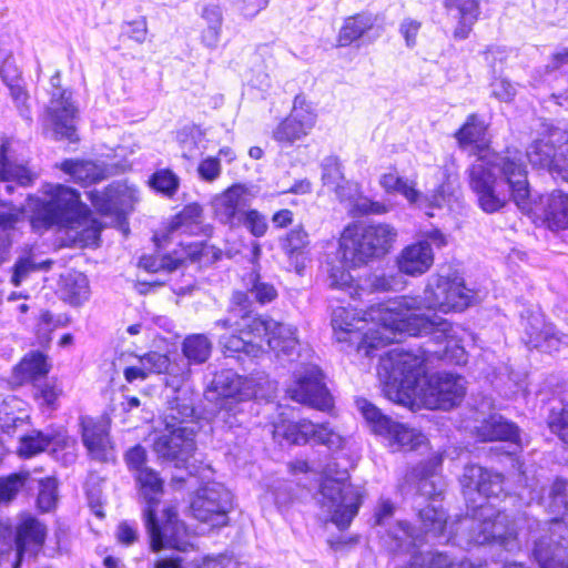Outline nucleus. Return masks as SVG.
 I'll list each match as a JSON object with an SVG mask.
<instances>
[{
	"mask_svg": "<svg viewBox=\"0 0 568 568\" xmlns=\"http://www.w3.org/2000/svg\"><path fill=\"white\" fill-rule=\"evenodd\" d=\"M366 286L371 292H392L404 288L405 281L402 273H375L366 278Z\"/></svg>",
	"mask_w": 568,
	"mask_h": 568,
	"instance_id": "49530a36",
	"label": "nucleus"
},
{
	"mask_svg": "<svg viewBox=\"0 0 568 568\" xmlns=\"http://www.w3.org/2000/svg\"><path fill=\"white\" fill-rule=\"evenodd\" d=\"M51 264L50 261L37 263L31 256L19 258L14 264V271L12 275V283L19 286L21 282L33 271L39 268H47Z\"/></svg>",
	"mask_w": 568,
	"mask_h": 568,
	"instance_id": "e2e57ef3",
	"label": "nucleus"
},
{
	"mask_svg": "<svg viewBox=\"0 0 568 568\" xmlns=\"http://www.w3.org/2000/svg\"><path fill=\"white\" fill-rule=\"evenodd\" d=\"M397 235V230L387 223L346 226L336 252L339 265L332 261L325 263L329 287L344 291L352 298H359L365 288L354 282L346 267H359L385 256L392 250Z\"/></svg>",
	"mask_w": 568,
	"mask_h": 568,
	"instance_id": "39448f33",
	"label": "nucleus"
},
{
	"mask_svg": "<svg viewBox=\"0 0 568 568\" xmlns=\"http://www.w3.org/2000/svg\"><path fill=\"white\" fill-rule=\"evenodd\" d=\"M356 405L371 429L385 437L393 449L413 450L426 442V437L419 430L394 422L368 400L357 399Z\"/></svg>",
	"mask_w": 568,
	"mask_h": 568,
	"instance_id": "f8f14e48",
	"label": "nucleus"
},
{
	"mask_svg": "<svg viewBox=\"0 0 568 568\" xmlns=\"http://www.w3.org/2000/svg\"><path fill=\"white\" fill-rule=\"evenodd\" d=\"M33 480L28 471L0 478V501H10L16 497L21 487L29 485Z\"/></svg>",
	"mask_w": 568,
	"mask_h": 568,
	"instance_id": "09e8293b",
	"label": "nucleus"
},
{
	"mask_svg": "<svg viewBox=\"0 0 568 568\" xmlns=\"http://www.w3.org/2000/svg\"><path fill=\"white\" fill-rule=\"evenodd\" d=\"M417 301L413 298H395L385 304L371 306L359 316V313L345 306H337L332 313V327L337 343L345 344V351L371 356L373 351L393 343L397 333H418L429 323L419 317H403V312L414 307Z\"/></svg>",
	"mask_w": 568,
	"mask_h": 568,
	"instance_id": "7ed1b4c3",
	"label": "nucleus"
},
{
	"mask_svg": "<svg viewBox=\"0 0 568 568\" xmlns=\"http://www.w3.org/2000/svg\"><path fill=\"white\" fill-rule=\"evenodd\" d=\"M410 478H418L417 493L422 496L433 498L439 496L443 491L442 478L435 474H420L414 470Z\"/></svg>",
	"mask_w": 568,
	"mask_h": 568,
	"instance_id": "3c124183",
	"label": "nucleus"
},
{
	"mask_svg": "<svg viewBox=\"0 0 568 568\" xmlns=\"http://www.w3.org/2000/svg\"><path fill=\"white\" fill-rule=\"evenodd\" d=\"M6 148H0V176H16L21 184H30L33 181V174L24 166L12 165L6 158Z\"/></svg>",
	"mask_w": 568,
	"mask_h": 568,
	"instance_id": "6e6d98bb",
	"label": "nucleus"
},
{
	"mask_svg": "<svg viewBox=\"0 0 568 568\" xmlns=\"http://www.w3.org/2000/svg\"><path fill=\"white\" fill-rule=\"evenodd\" d=\"M317 121L316 110L303 94L294 98L290 114L273 130V139L283 145H293L307 136Z\"/></svg>",
	"mask_w": 568,
	"mask_h": 568,
	"instance_id": "f3484780",
	"label": "nucleus"
},
{
	"mask_svg": "<svg viewBox=\"0 0 568 568\" xmlns=\"http://www.w3.org/2000/svg\"><path fill=\"white\" fill-rule=\"evenodd\" d=\"M548 426L564 443L568 444V407H554L548 416Z\"/></svg>",
	"mask_w": 568,
	"mask_h": 568,
	"instance_id": "864d4df0",
	"label": "nucleus"
},
{
	"mask_svg": "<svg viewBox=\"0 0 568 568\" xmlns=\"http://www.w3.org/2000/svg\"><path fill=\"white\" fill-rule=\"evenodd\" d=\"M375 18L372 14H357L349 17L345 20L339 34L338 44L341 47L349 45L355 40L359 39L366 31L371 30L375 23Z\"/></svg>",
	"mask_w": 568,
	"mask_h": 568,
	"instance_id": "ea45409f",
	"label": "nucleus"
},
{
	"mask_svg": "<svg viewBox=\"0 0 568 568\" xmlns=\"http://www.w3.org/2000/svg\"><path fill=\"white\" fill-rule=\"evenodd\" d=\"M379 184L386 193H398L409 203L417 204L422 199V193L416 189V182L407 178L399 176L396 172L382 174Z\"/></svg>",
	"mask_w": 568,
	"mask_h": 568,
	"instance_id": "c9c22d12",
	"label": "nucleus"
},
{
	"mask_svg": "<svg viewBox=\"0 0 568 568\" xmlns=\"http://www.w3.org/2000/svg\"><path fill=\"white\" fill-rule=\"evenodd\" d=\"M290 397L320 410L332 406V397L324 383V376L317 365L307 364L295 373V381L288 386Z\"/></svg>",
	"mask_w": 568,
	"mask_h": 568,
	"instance_id": "dca6fc26",
	"label": "nucleus"
},
{
	"mask_svg": "<svg viewBox=\"0 0 568 568\" xmlns=\"http://www.w3.org/2000/svg\"><path fill=\"white\" fill-rule=\"evenodd\" d=\"M145 527L153 551L163 548L187 551L192 547L187 528L178 519L176 511L171 507L163 509L161 519L158 518V515L149 517L145 520Z\"/></svg>",
	"mask_w": 568,
	"mask_h": 568,
	"instance_id": "2eb2a0df",
	"label": "nucleus"
},
{
	"mask_svg": "<svg viewBox=\"0 0 568 568\" xmlns=\"http://www.w3.org/2000/svg\"><path fill=\"white\" fill-rule=\"evenodd\" d=\"M560 133L558 131H551L547 135H544L535 140L527 149L526 156L531 165L547 169L554 163V159L557 155V146L555 139Z\"/></svg>",
	"mask_w": 568,
	"mask_h": 568,
	"instance_id": "473e14b6",
	"label": "nucleus"
},
{
	"mask_svg": "<svg viewBox=\"0 0 568 568\" xmlns=\"http://www.w3.org/2000/svg\"><path fill=\"white\" fill-rule=\"evenodd\" d=\"M203 209L197 203L186 205L171 222L169 232L196 234L201 230Z\"/></svg>",
	"mask_w": 568,
	"mask_h": 568,
	"instance_id": "4c0bfd02",
	"label": "nucleus"
},
{
	"mask_svg": "<svg viewBox=\"0 0 568 568\" xmlns=\"http://www.w3.org/2000/svg\"><path fill=\"white\" fill-rule=\"evenodd\" d=\"M230 329H233L234 332H239L241 335L231 334V335H224L220 338V344L223 346L224 349L239 353L244 352L247 355L251 356H257L258 353L262 351V345L256 343L255 339L260 338L265 339L267 342V336L265 334H245L235 327H231Z\"/></svg>",
	"mask_w": 568,
	"mask_h": 568,
	"instance_id": "e433bc0d",
	"label": "nucleus"
},
{
	"mask_svg": "<svg viewBox=\"0 0 568 568\" xmlns=\"http://www.w3.org/2000/svg\"><path fill=\"white\" fill-rule=\"evenodd\" d=\"M477 436L483 442L505 440L518 443L519 429L501 416H490L477 428Z\"/></svg>",
	"mask_w": 568,
	"mask_h": 568,
	"instance_id": "c756f323",
	"label": "nucleus"
},
{
	"mask_svg": "<svg viewBox=\"0 0 568 568\" xmlns=\"http://www.w3.org/2000/svg\"><path fill=\"white\" fill-rule=\"evenodd\" d=\"M212 344L204 334H193L183 342V354L196 364L204 363L211 354Z\"/></svg>",
	"mask_w": 568,
	"mask_h": 568,
	"instance_id": "37998d69",
	"label": "nucleus"
},
{
	"mask_svg": "<svg viewBox=\"0 0 568 568\" xmlns=\"http://www.w3.org/2000/svg\"><path fill=\"white\" fill-rule=\"evenodd\" d=\"M525 329V343L544 352L557 351L559 345L568 344V336L556 332L555 327L546 323L544 316L539 313H531L523 321Z\"/></svg>",
	"mask_w": 568,
	"mask_h": 568,
	"instance_id": "5701e85b",
	"label": "nucleus"
},
{
	"mask_svg": "<svg viewBox=\"0 0 568 568\" xmlns=\"http://www.w3.org/2000/svg\"><path fill=\"white\" fill-rule=\"evenodd\" d=\"M426 351L418 354L394 348L379 361L378 378L384 395L405 407L419 409H450L459 405L466 394L463 376L438 373L427 376Z\"/></svg>",
	"mask_w": 568,
	"mask_h": 568,
	"instance_id": "f03ea898",
	"label": "nucleus"
},
{
	"mask_svg": "<svg viewBox=\"0 0 568 568\" xmlns=\"http://www.w3.org/2000/svg\"><path fill=\"white\" fill-rule=\"evenodd\" d=\"M455 179H452L450 175L446 178V181L443 182L436 190H434L430 194L425 196L422 195L420 201H425L427 206L442 209L446 205H449L452 199L455 194Z\"/></svg>",
	"mask_w": 568,
	"mask_h": 568,
	"instance_id": "de8ad7c7",
	"label": "nucleus"
},
{
	"mask_svg": "<svg viewBox=\"0 0 568 568\" xmlns=\"http://www.w3.org/2000/svg\"><path fill=\"white\" fill-rule=\"evenodd\" d=\"M139 362H142L149 375L170 372V358L166 355L158 352H149L142 356H139Z\"/></svg>",
	"mask_w": 568,
	"mask_h": 568,
	"instance_id": "680f3d73",
	"label": "nucleus"
},
{
	"mask_svg": "<svg viewBox=\"0 0 568 568\" xmlns=\"http://www.w3.org/2000/svg\"><path fill=\"white\" fill-rule=\"evenodd\" d=\"M467 172L469 187L484 212H498L510 200L521 211H530V190L520 151L508 150L504 155L485 154Z\"/></svg>",
	"mask_w": 568,
	"mask_h": 568,
	"instance_id": "20e7f679",
	"label": "nucleus"
},
{
	"mask_svg": "<svg viewBox=\"0 0 568 568\" xmlns=\"http://www.w3.org/2000/svg\"><path fill=\"white\" fill-rule=\"evenodd\" d=\"M62 394L57 382H45L36 386L34 399L41 407L55 408V403Z\"/></svg>",
	"mask_w": 568,
	"mask_h": 568,
	"instance_id": "603ef678",
	"label": "nucleus"
},
{
	"mask_svg": "<svg viewBox=\"0 0 568 568\" xmlns=\"http://www.w3.org/2000/svg\"><path fill=\"white\" fill-rule=\"evenodd\" d=\"M568 483L562 478H557L547 490V497L544 495L546 488L540 486L537 480L527 485L519 493V497L527 505L537 503L544 505L545 508L554 515H559L560 519H552V530L561 528V524L568 526V500L566 499V490Z\"/></svg>",
	"mask_w": 568,
	"mask_h": 568,
	"instance_id": "6ab92c4d",
	"label": "nucleus"
},
{
	"mask_svg": "<svg viewBox=\"0 0 568 568\" xmlns=\"http://www.w3.org/2000/svg\"><path fill=\"white\" fill-rule=\"evenodd\" d=\"M69 301L73 305H80L89 300L90 287L88 278L79 274L68 284Z\"/></svg>",
	"mask_w": 568,
	"mask_h": 568,
	"instance_id": "0e129e2a",
	"label": "nucleus"
},
{
	"mask_svg": "<svg viewBox=\"0 0 568 568\" xmlns=\"http://www.w3.org/2000/svg\"><path fill=\"white\" fill-rule=\"evenodd\" d=\"M49 369L47 357L40 352H31L22 358L14 373L19 382L23 383L48 374Z\"/></svg>",
	"mask_w": 568,
	"mask_h": 568,
	"instance_id": "a19ab883",
	"label": "nucleus"
},
{
	"mask_svg": "<svg viewBox=\"0 0 568 568\" xmlns=\"http://www.w3.org/2000/svg\"><path fill=\"white\" fill-rule=\"evenodd\" d=\"M59 82V74L51 78V84L54 91L52 92L44 121L45 124L52 129L55 139H67L70 142H74L77 134L73 121L77 109L70 101V94L58 87Z\"/></svg>",
	"mask_w": 568,
	"mask_h": 568,
	"instance_id": "aec40b11",
	"label": "nucleus"
},
{
	"mask_svg": "<svg viewBox=\"0 0 568 568\" xmlns=\"http://www.w3.org/2000/svg\"><path fill=\"white\" fill-rule=\"evenodd\" d=\"M341 163L335 156H327L322 162V181L324 185L334 186L343 181Z\"/></svg>",
	"mask_w": 568,
	"mask_h": 568,
	"instance_id": "69168bd1",
	"label": "nucleus"
},
{
	"mask_svg": "<svg viewBox=\"0 0 568 568\" xmlns=\"http://www.w3.org/2000/svg\"><path fill=\"white\" fill-rule=\"evenodd\" d=\"M486 125L475 113L467 116L465 124L455 133L460 145H468L484 139Z\"/></svg>",
	"mask_w": 568,
	"mask_h": 568,
	"instance_id": "a18cd8bd",
	"label": "nucleus"
},
{
	"mask_svg": "<svg viewBox=\"0 0 568 568\" xmlns=\"http://www.w3.org/2000/svg\"><path fill=\"white\" fill-rule=\"evenodd\" d=\"M4 83L9 89L10 97L13 100L19 114L28 122L32 121L31 108L29 104V93L26 90L22 79L14 72L13 77L4 74Z\"/></svg>",
	"mask_w": 568,
	"mask_h": 568,
	"instance_id": "79ce46f5",
	"label": "nucleus"
},
{
	"mask_svg": "<svg viewBox=\"0 0 568 568\" xmlns=\"http://www.w3.org/2000/svg\"><path fill=\"white\" fill-rule=\"evenodd\" d=\"M213 385L224 398L216 417L232 428L240 423L239 403L258 395L257 383L253 377H242L226 369L215 375Z\"/></svg>",
	"mask_w": 568,
	"mask_h": 568,
	"instance_id": "ddd939ff",
	"label": "nucleus"
},
{
	"mask_svg": "<svg viewBox=\"0 0 568 568\" xmlns=\"http://www.w3.org/2000/svg\"><path fill=\"white\" fill-rule=\"evenodd\" d=\"M246 79L252 87L266 90L271 87L268 65L261 55H254L252 65L246 72Z\"/></svg>",
	"mask_w": 568,
	"mask_h": 568,
	"instance_id": "8fccbe9b",
	"label": "nucleus"
},
{
	"mask_svg": "<svg viewBox=\"0 0 568 568\" xmlns=\"http://www.w3.org/2000/svg\"><path fill=\"white\" fill-rule=\"evenodd\" d=\"M193 568H241V565L231 556H205L193 560Z\"/></svg>",
	"mask_w": 568,
	"mask_h": 568,
	"instance_id": "338daca9",
	"label": "nucleus"
},
{
	"mask_svg": "<svg viewBox=\"0 0 568 568\" xmlns=\"http://www.w3.org/2000/svg\"><path fill=\"white\" fill-rule=\"evenodd\" d=\"M140 496L145 503L144 520L156 515L163 495V480L152 468L142 469L134 475Z\"/></svg>",
	"mask_w": 568,
	"mask_h": 568,
	"instance_id": "cd10ccee",
	"label": "nucleus"
},
{
	"mask_svg": "<svg viewBox=\"0 0 568 568\" xmlns=\"http://www.w3.org/2000/svg\"><path fill=\"white\" fill-rule=\"evenodd\" d=\"M45 199L30 197V223L42 232L52 226L75 227L88 220L90 210L80 200V194L65 185L47 183L42 186Z\"/></svg>",
	"mask_w": 568,
	"mask_h": 568,
	"instance_id": "1a4fd4ad",
	"label": "nucleus"
},
{
	"mask_svg": "<svg viewBox=\"0 0 568 568\" xmlns=\"http://www.w3.org/2000/svg\"><path fill=\"white\" fill-rule=\"evenodd\" d=\"M60 169L71 175L72 180L81 184H90L104 179L105 171L92 161L65 160Z\"/></svg>",
	"mask_w": 568,
	"mask_h": 568,
	"instance_id": "f704fd0d",
	"label": "nucleus"
},
{
	"mask_svg": "<svg viewBox=\"0 0 568 568\" xmlns=\"http://www.w3.org/2000/svg\"><path fill=\"white\" fill-rule=\"evenodd\" d=\"M82 442L89 454L98 460H106L112 454V445L103 424L91 418L81 419Z\"/></svg>",
	"mask_w": 568,
	"mask_h": 568,
	"instance_id": "a878e982",
	"label": "nucleus"
},
{
	"mask_svg": "<svg viewBox=\"0 0 568 568\" xmlns=\"http://www.w3.org/2000/svg\"><path fill=\"white\" fill-rule=\"evenodd\" d=\"M447 14L457 22L454 29V38L466 39L473 30L480 14L478 0H444Z\"/></svg>",
	"mask_w": 568,
	"mask_h": 568,
	"instance_id": "393cba45",
	"label": "nucleus"
},
{
	"mask_svg": "<svg viewBox=\"0 0 568 568\" xmlns=\"http://www.w3.org/2000/svg\"><path fill=\"white\" fill-rule=\"evenodd\" d=\"M61 443H65V438L60 434L52 435L33 430L31 434L20 437L18 453L20 456L28 458L43 452L50 444Z\"/></svg>",
	"mask_w": 568,
	"mask_h": 568,
	"instance_id": "58836bf2",
	"label": "nucleus"
},
{
	"mask_svg": "<svg viewBox=\"0 0 568 568\" xmlns=\"http://www.w3.org/2000/svg\"><path fill=\"white\" fill-rule=\"evenodd\" d=\"M182 257L171 256H143L141 257L139 265L149 272H159L166 270L169 272L176 270L182 263Z\"/></svg>",
	"mask_w": 568,
	"mask_h": 568,
	"instance_id": "052dcab7",
	"label": "nucleus"
},
{
	"mask_svg": "<svg viewBox=\"0 0 568 568\" xmlns=\"http://www.w3.org/2000/svg\"><path fill=\"white\" fill-rule=\"evenodd\" d=\"M149 185L163 196L173 197L180 187V178L170 169H161L150 176Z\"/></svg>",
	"mask_w": 568,
	"mask_h": 568,
	"instance_id": "c03bdc74",
	"label": "nucleus"
},
{
	"mask_svg": "<svg viewBox=\"0 0 568 568\" xmlns=\"http://www.w3.org/2000/svg\"><path fill=\"white\" fill-rule=\"evenodd\" d=\"M418 516L424 535L406 521H398L387 534L392 551H408L410 547L422 545L426 537L445 542L454 539L463 548L495 544L510 550L516 546L517 528L514 520L489 504L474 507L470 515L467 514L450 524L447 523L445 510L434 505L420 509Z\"/></svg>",
	"mask_w": 568,
	"mask_h": 568,
	"instance_id": "f257e3e1",
	"label": "nucleus"
},
{
	"mask_svg": "<svg viewBox=\"0 0 568 568\" xmlns=\"http://www.w3.org/2000/svg\"><path fill=\"white\" fill-rule=\"evenodd\" d=\"M532 556L539 568H568V549L554 539V532L535 541Z\"/></svg>",
	"mask_w": 568,
	"mask_h": 568,
	"instance_id": "bb28decb",
	"label": "nucleus"
},
{
	"mask_svg": "<svg viewBox=\"0 0 568 568\" xmlns=\"http://www.w3.org/2000/svg\"><path fill=\"white\" fill-rule=\"evenodd\" d=\"M362 499V491L349 483L347 470H337L333 465L325 467L315 500L326 521L346 529L357 515Z\"/></svg>",
	"mask_w": 568,
	"mask_h": 568,
	"instance_id": "9d476101",
	"label": "nucleus"
},
{
	"mask_svg": "<svg viewBox=\"0 0 568 568\" xmlns=\"http://www.w3.org/2000/svg\"><path fill=\"white\" fill-rule=\"evenodd\" d=\"M38 506L42 511H50L57 504V481L51 477L39 479Z\"/></svg>",
	"mask_w": 568,
	"mask_h": 568,
	"instance_id": "5fc2aeb1",
	"label": "nucleus"
},
{
	"mask_svg": "<svg viewBox=\"0 0 568 568\" xmlns=\"http://www.w3.org/2000/svg\"><path fill=\"white\" fill-rule=\"evenodd\" d=\"M448 244L447 235L432 227L422 231L416 242L406 245L395 258L399 273L417 277L427 273L435 261L434 248L440 250Z\"/></svg>",
	"mask_w": 568,
	"mask_h": 568,
	"instance_id": "9b49d317",
	"label": "nucleus"
},
{
	"mask_svg": "<svg viewBox=\"0 0 568 568\" xmlns=\"http://www.w3.org/2000/svg\"><path fill=\"white\" fill-rule=\"evenodd\" d=\"M250 292L260 304H267L277 297V291L273 284L261 280L258 274L251 275Z\"/></svg>",
	"mask_w": 568,
	"mask_h": 568,
	"instance_id": "4d7b16f0",
	"label": "nucleus"
},
{
	"mask_svg": "<svg viewBox=\"0 0 568 568\" xmlns=\"http://www.w3.org/2000/svg\"><path fill=\"white\" fill-rule=\"evenodd\" d=\"M274 436L283 438L290 444L301 445L314 439L329 449H341L345 445V437L328 423L314 424L303 419L297 423L276 425Z\"/></svg>",
	"mask_w": 568,
	"mask_h": 568,
	"instance_id": "a211bd4d",
	"label": "nucleus"
},
{
	"mask_svg": "<svg viewBox=\"0 0 568 568\" xmlns=\"http://www.w3.org/2000/svg\"><path fill=\"white\" fill-rule=\"evenodd\" d=\"M248 304L245 293L234 292L231 297L229 315L217 321L215 325L223 328L235 327L247 335L263 333L267 336V346L278 359L293 361L298 348L296 328L268 317L253 316Z\"/></svg>",
	"mask_w": 568,
	"mask_h": 568,
	"instance_id": "0eeeda50",
	"label": "nucleus"
},
{
	"mask_svg": "<svg viewBox=\"0 0 568 568\" xmlns=\"http://www.w3.org/2000/svg\"><path fill=\"white\" fill-rule=\"evenodd\" d=\"M516 93V87L506 78L496 77L490 82V94L499 101L510 102Z\"/></svg>",
	"mask_w": 568,
	"mask_h": 568,
	"instance_id": "774afa93",
	"label": "nucleus"
},
{
	"mask_svg": "<svg viewBox=\"0 0 568 568\" xmlns=\"http://www.w3.org/2000/svg\"><path fill=\"white\" fill-rule=\"evenodd\" d=\"M47 535L45 527L34 517L23 515L17 527V556L18 560L13 568H19L22 554L30 547H41Z\"/></svg>",
	"mask_w": 568,
	"mask_h": 568,
	"instance_id": "c85d7f7f",
	"label": "nucleus"
},
{
	"mask_svg": "<svg viewBox=\"0 0 568 568\" xmlns=\"http://www.w3.org/2000/svg\"><path fill=\"white\" fill-rule=\"evenodd\" d=\"M23 215L22 209L14 206L6 199H0V230L13 229L23 219Z\"/></svg>",
	"mask_w": 568,
	"mask_h": 568,
	"instance_id": "bf43d9fd",
	"label": "nucleus"
},
{
	"mask_svg": "<svg viewBox=\"0 0 568 568\" xmlns=\"http://www.w3.org/2000/svg\"><path fill=\"white\" fill-rule=\"evenodd\" d=\"M176 395L169 399L164 414L165 433L160 435L153 449L159 458L184 463L195 450L196 424L189 420L193 416V399L187 390L175 387Z\"/></svg>",
	"mask_w": 568,
	"mask_h": 568,
	"instance_id": "6e6552de",
	"label": "nucleus"
},
{
	"mask_svg": "<svg viewBox=\"0 0 568 568\" xmlns=\"http://www.w3.org/2000/svg\"><path fill=\"white\" fill-rule=\"evenodd\" d=\"M244 225L255 237H262L267 231L266 217L257 210H245L241 216V226Z\"/></svg>",
	"mask_w": 568,
	"mask_h": 568,
	"instance_id": "13d9d810",
	"label": "nucleus"
},
{
	"mask_svg": "<svg viewBox=\"0 0 568 568\" xmlns=\"http://www.w3.org/2000/svg\"><path fill=\"white\" fill-rule=\"evenodd\" d=\"M253 194L244 184H233L212 200L215 219L231 229L241 226V216L251 205Z\"/></svg>",
	"mask_w": 568,
	"mask_h": 568,
	"instance_id": "412c9836",
	"label": "nucleus"
},
{
	"mask_svg": "<svg viewBox=\"0 0 568 568\" xmlns=\"http://www.w3.org/2000/svg\"><path fill=\"white\" fill-rule=\"evenodd\" d=\"M398 298H413L417 303L414 307L405 310L403 317H419L427 321L429 327H423L418 333L405 332L412 336L434 334L437 339L447 337L452 329L450 323L442 317H426L418 314L420 308L439 310L447 313L452 310L463 311L470 303L469 291L465 287L464 282L459 277L444 276L433 274L427 278L423 296H399Z\"/></svg>",
	"mask_w": 568,
	"mask_h": 568,
	"instance_id": "423d86ee",
	"label": "nucleus"
},
{
	"mask_svg": "<svg viewBox=\"0 0 568 568\" xmlns=\"http://www.w3.org/2000/svg\"><path fill=\"white\" fill-rule=\"evenodd\" d=\"M308 234L302 229H293L282 243V248L296 273L302 274L307 261Z\"/></svg>",
	"mask_w": 568,
	"mask_h": 568,
	"instance_id": "7c9ffc66",
	"label": "nucleus"
},
{
	"mask_svg": "<svg viewBox=\"0 0 568 568\" xmlns=\"http://www.w3.org/2000/svg\"><path fill=\"white\" fill-rule=\"evenodd\" d=\"M190 508L195 519L211 527H224L233 508V497L222 484L209 483L195 491Z\"/></svg>",
	"mask_w": 568,
	"mask_h": 568,
	"instance_id": "4468645a",
	"label": "nucleus"
},
{
	"mask_svg": "<svg viewBox=\"0 0 568 568\" xmlns=\"http://www.w3.org/2000/svg\"><path fill=\"white\" fill-rule=\"evenodd\" d=\"M464 495L469 498L474 493L485 498L499 497L504 494V476L479 465H467L460 478Z\"/></svg>",
	"mask_w": 568,
	"mask_h": 568,
	"instance_id": "4be33fe9",
	"label": "nucleus"
},
{
	"mask_svg": "<svg viewBox=\"0 0 568 568\" xmlns=\"http://www.w3.org/2000/svg\"><path fill=\"white\" fill-rule=\"evenodd\" d=\"M408 568H475L465 558H457L448 552H416L412 556Z\"/></svg>",
	"mask_w": 568,
	"mask_h": 568,
	"instance_id": "2f4dec72",
	"label": "nucleus"
},
{
	"mask_svg": "<svg viewBox=\"0 0 568 568\" xmlns=\"http://www.w3.org/2000/svg\"><path fill=\"white\" fill-rule=\"evenodd\" d=\"M545 219L551 230L568 227V195L561 191L551 192L545 203Z\"/></svg>",
	"mask_w": 568,
	"mask_h": 568,
	"instance_id": "72a5a7b5",
	"label": "nucleus"
},
{
	"mask_svg": "<svg viewBox=\"0 0 568 568\" xmlns=\"http://www.w3.org/2000/svg\"><path fill=\"white\" fill-rule=\"evenodd\" d=\"M134 190L124 184H111L103 191L92 190L89 199L101 214H119L131 207Z\"/></svg>",
	"mask_w": 568,
	"mask_h": 568,
	"instance_id": "b1692460",
	"label": "nucleus"
}]
</instances>
